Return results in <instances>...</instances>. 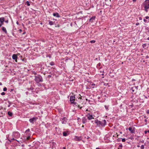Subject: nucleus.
<instances>
[{
    "label": "nucleus",
    "instance_id": "nucleus-27",
    "mask_svg": "<svg viewBox=\"0 0 149 149\" xmlns=\"http://www.w3.org/2000/svg\"><path fill=\"white\" fill-rule=\"evenodd\" d=\"M144 146L143 145H142L141 146V149H144Z\"/></svg>",
    "mask_w": 149,
    "mask_h": 149
},
{
    "label": "nucleus",
    "instance_id": "nucleus-16",
    "mask_svg": "<svg viewBox=\"0 0 149 149\" xmlns=\"http://www.w3.org/2000/svg\"><path fill=\"white\" fill-rule=\"evenodd\" d=\"M2 30L3 31L5 32L6 33H7V31H6V29L3 26H2Z\"/></svg>",
    "mask_w": 149,
    "mask_h": 149
},
{
    "label": "nucleus",
    "instance_id": "nucleus-36",
    "mask_svg": "<svg viewBox=\"0 0 149 149\" xmlns=\"http://www.w3.org/2000/svg\"><path fill=\"white\" fill-rule=\"evenodd\" d=\"M5 94V93L4 92H3L1 93V95H4Z\"/></svg>",
    "mask_w": 149,
    "mask_h": 149
},
{
    "label": "nucleus",
    "instance_id": "nucleus-43",
    "mask_svg": "<svg viewBox=\"0 0 149 149\" xmlns=\"http://www.w3.org/2000/svg\"><path fill=\"white\" fill-rule=\"evenodd\" d=\"M95 85V84H91V86H94Z\"/></svg>",
    "mask_w": 149,
    "mask_h": 149
},
{
    "label": "nucleus",
    "instance_id": "nucleus-56",
    "mask_svg": "<svg viewBox=\"0 0 149 149\" xmlns=\"http://www.w3.org/2000/svg\"><path fill=\"white\" fill-rule=\"evenodd\" d=\"M2 85L1 83L0 82V85Z\"/></svg>",
    "mask_w": 149,
    "mask_h": 149
},
{
    "label": "nucleus",
    "instance_id": "nucleus-30",
    "mask_svg": "<svg viewBox=\"0 0 149 149\" xmlns=\"http://www.w3.org/2000/svg\"><path fill=\"white\" fill-rule=\"evenodd\" d=\"M7 90V88L6 87H4L3 88V91H6Z\"/></svg>",
    "mask_w": 149,
    "mask_h": 149
},
{
    "label": "nucleus",
    "instance_id": "nucleus-25",
    "mask_svg": "<svg viewBox=\"0 0 149 149\" xmlns=\"http://www.w3.org/2000/svg\"><path fill=\"white\" fill-rule=\"evenodd\" d=\"M4 114L0 111V117H2Z\"/></svg>",
    "mask_w": 149,
    "mask_h": 149
},
{
    "label": "nucleus",
    "instance_id": "nucleus-3",
    "mask_svg": "<svg viewBox=\"0 0 149 149\" xmlns=\"http://www.w3.org/2000/svg\"><path fill=\"white\" fill-rule=\"evenodd\" d=\"M75 97L74 95H71L70 96V100L71 104H73L74 105H75L76 106L79 108L80 109H81L82 107H80V105L78 104L76 102H74L75 101Z\"/></svg>",
    "mask_w": 149,
    "mask_h": 149
},
{
    "label": "nucleus",
    "instance_id": "nucleus-63",
    "mask_svg": "<svg viewBox=\"0 0 149 149\" xmlns=\"http://www.w3.org/2000/svg\"><path fill=\"white\" fill-rule=\"evenodd\" d=\"M90 101H91V100H88V102H90Z\"/></svg>",
    "mask_w": 149,
    "mask_h": 149
},
{
    "label": "nucleus",
    "instance_id": "nucleus-8",
    "mask_svg": "<svg viewBox=\"0 0 149 149\" xmlns=\"http://www.w3.org/2000/svg\"><path fill=\"white\" fill-rule=\"evenodd\" d=\"M135 127H133V129H132V127H130L128 128V130L131 133H134L135 132Z\"/></svg>",
    "mask_w": 149,
    "mask_h": 149
},
{
    "label": "nucleus",
    "instance_id": "nucleus-5",
    "mask_svg": "<svg viewBox=\"0 0 149 149\" xmlns=\"http://www.w3.org/2000/svg\"><path fill=\"white\" fill-rule=\"evenodd\" d=\"M34 80L36 83H39L40 82H42L43 81V79L42 77L39 75L37 74L35 76Z\"/></svg>",
    "mask_w": 149,
    "mask_h": 149
},
{
    "label": "nucleus",
    "instance_id": "nucleus-48",
    "mask_svg": "<svg viewBox=\"0 0 149 149\" xmlns=\"http://www.w3.org/2000/svg\"><path fill=\"white\" fill-rule=\"evenodd\" d=\"M135 81V79H132V81Z\"/></svg>",
    "mask_w": 149,
    "mask_h": 149
},
{
    "label": "nucleus",
    "instance_id": "nucleus-51",
    "mask_svg": "<svg viewBox=\"0 0 149 149\" xmlns=\"http://www.w3.org/2000/svg\"><path fill=\"white\" fill-rule=\"evenodd\" d=\"M10 105L9 104L8 105V107H10Z\"/></svg>",
    "mask_w": 149,
    "mask_h": 149
},
{
    "label": "nucleus",
    "instance_id": "nucleus-62",
    "mask_svg": "<svg viewBox=\"0 0 149 149\" xmlns=\"http://www.w3.org/2000/svg\"><path fill=\"white\" fill-rule=\"evenodd\" d=\"M49 76V77H51V75H49V76Z\"/></svg>",
    "mask_w": 149,
    "mask_h": 149
},
{
    "label": "nucleus",
    "instance_id": "nucleus-11",
    "mask_svg": "<svg viewBox=\"0 0 149 149\" xmlns=\"http://www.w3.org/2000/svg\"><path fill=\"white\" fill-rule=\"evenodd\" d=\"M87 122V119L85 117H83L82 118V122L83 124H85Z\"/></svg>",
    "mask_w": 149,
    "mask_h": 149
},
{
    "label": "nucleus",
    "instance_id": "nucleus-22",
    "mask_svg": "<svg viewBox=\"0 0 149 149\" xmlns=\"http://www.w3.org/2000/svg\"><path fill=\"white\" fill-rule=\"evenodd\" d=\"M123 147V145L122 144L120 145L119 146L118 149H122L121 148Z\"/></svg>",
    "mask_w": 149,
    "mask_h": 149
},
{
    "label": "nucleus",
    "instance_id": "nucleus-47",
    "mask_svg": "<svg viewBox=\"0 0 149 149\" xmlns=\"http://www.w3.org/2000/svg\"><path fill=\"white\" fill-rule=\"evenodd\" d=\"M101 65V63H99L97 65H98L99 66H100Z\"/></svg>",
    "mask_w": 149,
    "mask_h": 149
},
{
    "label": "nucleus",
    "instance_id": "nucleus-57",
    "mask_svg": "<svg viewBox=\"0 0 149 149\" xmlns=\"http://www.w3.org/2000/svg\"><path fill=\"white\" fill-rule=\"evenodd\" d=\"M48 56L50 58L51 57V56H47V57H48Z\"/></svg>",
    "mask_w": 149,
    "mask_h": 149
},
{
    "label": "nucleus",
    "instance_id": "nucleus-17",
    "mask_svg": "<svg viewBox=\"0 0 149 149\" xmlns=\"http://www.w3.org/2000/svg\"><path fill=\"white\" fill-rule=\"evenodd\" d=\"M87 118L89 120H91L92 119H94L93 116L91 115L88 116L87 117Z\"/></svg>",
    "mask_w": 149,
    "mask_h": 149
},
{
    "label": "nucleus",
    "instance_id": "nucleus-44",
    "mask_svg": "<svg viewBox=\"0 0 149 149\" xmlns=\"http://www.w3.org/2000/svg\"><path fill=\"white\" fill-rule=\"evenodd\" d=\"M17 24V25H19V22H18V21H17L16 22Z\"/></svg>",
    "mask_w": 149,
    "mask_h": 149
},
{
    "label": "nucleus",
    "instance_id": "nucleus-24",
    "mask_svg": "<svg viewBox=\"0 0 149 149\" xmlns=\"http://www.w3.org/2000/svg\"><path fill=\"white\" fill-rule=\"evenodd\" d=\"M26 5L28 6H30V2L28 1H26Z\"/></svg>",
    "mask_w": 149,
    "mask_h": 149
},
{
    "label": "nucleus",
    "instance_id": "nucleus-4",
    "mask_svg": "<svg viewBox=\"0 0 149 149\" xmlns=\"http://www.w3.org/2000/svg\"><path fill=\"white\" fill-rule=\"evenodd\" d=\"M142 6L144 7L145 10L147 12L149 9V0H146L142 4Z\"/></svg>",
    "mask_w": 149,
    "mask_h": 149
},
{
    "label": "nucleus",
    "instance_id": "nucleus-2",
    "mask_svg": "<svg viewBox=\"0 0 149 149\" xmlns=\"http://www.w3.org/2000/svg\"><path fill=\"white\" fill-rule=\"evenodd\" d=\"M12 136L13 138L11 139V141H12L13 140H15L18 141L16 139L19 138L20 137V134L18 132H13Z\"/></svg>",
    "mask_w": 149,
    "mask_h": 149
},
{
    "label": "nucleus",
    "instance_id": "nucleus-37",
    "mask_svg": "<svg viewBox=\"0 0 149 149\" xmlns=\"http://www.w3.org/2000/svg\"><path fill=\"white\" fill-rule=\"evenodd\" d=\"M8 103L10 105L12 104V102H10L9 101H8Z\"/></svg>",
    "mask_w": 149,
    "mask_h": 149
},
{
    "label": "nucleus",
    "instance_id": "nucleus-38",
    "mask_svg": "<svg viewBox=\"0 0 149 149\" xmlns=\"http://www.w3.org/2000/svg\"><path fill=\"white\" fill-rule=\"evenodd\" d=\"M145 18L146 19H148L149 18V17L148 16H146Z\"/></svg>",
    "mask_w": 149,
    "mask_h": 149
},
{
    "label": "nucleus",
    "instance_id": "nucleus-15",
    "mask_svg": "<svg viewBox=\"0 0 149 149\" xmlns=\"http://www.w3.org/2000/svg\"><path fill=\"white\" fill-rule=\"evenodd\" d=\"M5 21L4 18L3 17H1L0 18V22L1 23L3 24V23Z\"/></svg>",
    "mask_w": 149,
    "mask_h": 149
},
{
    "label": "nucleus",
    "instance_id": "nucleus-19",
    "mask_svg": "<svg viewBox=\"0 0 149 149\" xmlns=\"http://www.w3.org/2000/svg\"><path fill=\"white\" fill-rule=\"evenodd\" d=\"M49 25H54V22H53L52 21H50V20H49Z\"/></svg>",
    "mask_w": 149,
    "mask_h": 149
},
{
    "label": "nucleus",
    "instance_id": "nucleus-6",
    "mask_svg": "<svg viewBox=\"0 0 149 149\" xmlns=\"http://www.w3.org/2000/svg\"><path fill=\"white\" fill-rule=\"evenodd\" d=\"M30 131V129H27L25 131V133H26V135H25V136H24V139L25 141L28 140L30 138V136H29L28 134H27V133Z\"/></svg>",
    "mask_w": 149,
    "mask_h": 149
},
{
    "label": "nucleus",
    "instance_id": "nucleus-50",
    "mask_svg": "<svg viewBox=\"0 0 149 149\" xmlns=\"http://www.w3.org/2000/svg\"><path fill=\"white\" fill-rule=\"evenodd\" d=\"M19 31H20V32H21L22 31L21 29H19Z\"/></svg>",
    "mask_w": 149,
    "mask_h": 149
},
{
    "label": "nucleus",
    "instance_id": "nucleus-18",
    "mask_svg": "<svg viewBox=\"0 0 149 149\" xmlns=\"http://www.w3.org/2000/svg\"><path fill=\"white\" fill-rule=\"evenodd\" d=\"M63 136H68V134L66 132H63Z\"/></svg>",
    "mask_w": 149,
    "mask_h": 149
},
{
    "label": "nucleus",
    "instance_id": "nucleus-54",
    "mask_svg": "<svg viewBox=\"0 0 149 149\" xmlns=\"http://www.w3.org/2000/svg\"><path fill=\"white\" fill-rule=\"evenodd\" d=\"M136 0H132L134 2H135L136 1Z\"/></svg>",
    "mask_w": 149,
    "mask_h": 149
},
{
    "label": "nucleus",
    "instance_id": "nucleus-13",
    "mask_svg": "<svg viewBox=\"0 0 149 149\" xmlns=\"http://www.w3.org/2000/svg\"><path fill=\"white\" fill-rule=\"evenodd\" d=\"M95 16H93L92 17L89 19V22H93L95 20Z\"/></svg>",
    "mask_w": 149,
    "mask_h": 149
},
{
    "label": "nucleus",
    "instance_id": "nucleus-59",
    "mask_svg": "<svg viewBox=\"0 0 149 149\" xmlns=\"http://www.w3.org/2000/svg\"><path fill=\"white\" fill-rule=\"evenodd\" d=\"M96 149H100L99 148H96Z\"/></svg>",
    "mask_w": 149,
    "mask_h": 149
},
{
    "label": "nucleus",
    "instance_id": "nucleus-40",
    "mask_svg": "<svg viewBox=\"0 0 149 149\" xmlns=\"http://www.w3.org/2000/svg\"><path fill=\"white\" fill-rule=\"evenodd\" d=\"M146 113H147V114H149V110H148L147 111H146Z\"/></svg>",
    "mask_w": 149,
    "mask_h": 149
},
{
    "label": "nucleus",
    "instance_id": "nucleus-64",
    "mask_svg": "<svg viewBox=\"0 0 149 149\" xmlns=\"http://www.w3.org/2000/svg\"><path fill=\"white\" fill-rule=\"evenodd\" d=\"M147 131V132H148V133H149V130H148Z\"/></svg>",
    "mask_w": 149,
    "mask_h": 149
},
{
    "label": "nucleus",
    "instance_id": "nucleus-35",
    "mask_svg": "<svg viewBox=\"0 0 149 149\" xmlns=\"http://www.w3.org/2000/svg\"><path fill=\"white\" fill-rule=\"evenodd\" d=\"M91 115L89 113H88V114H87L86 115V116L87 117H88V116H90Z\"/></svg>",
    "mask_w": 149,
    "mask_h": 149
},
{
    "label": "nucleus",
    "instance_id": "nucleus-33",
    "mask_svg": "<svg viewBox=\"0 0 149 149\" xmlns=\"http://www.w3.org/2000/svg\"><path fill=\"white\" fill-rule=\"evenodd\" d=\"M33 74L35 75H37V73L35 71L33 72Z\"/></svg>",
    "mask_w": 149,
    "mask_h": 149
},
{
    "label": "nucleus",
    "instance_id": "nucleus-58",
    "mask_svg": "<svg viewBox=\"0 0 149 149\" xmlns=\"http://www.w3.org/2000/svg\"><path fill=\"white\" fill-rule=\"evenodd\" d=\"M63 149H65V147H63Z\"/></svg>",
    "mask_w": 149,
    "mask_h": 149
},
{
    "label": "nucleus",
    "instance_id": "nucleus-7",
    "mask_svg": "<svg viewBox=\"0 0 149 149\" xmlns=\"http://www.w3.org/2000/svg\"><path fill=\"white\" fill-rule=\"evenodd\" d=\"M38 119L37 117H33L29 119V122L31 123H33L34 122H35Z\"/></svg>",
    "mask_w": 149,
    "mask_h": 149
},
{
    "label": "nucleus",
    "instance_id": "nucleus-21",
    "mask_svg": "<svg viewBox=\"0 0 149 149\" xmlns=\"http://www.w3.org/2000/svg\"><path fill=\"white\" fill-rule=\"evenodd\" d=\"M8 115L10 116H13V113L10 111H8Z\"/></svg>",
    "mask_w": 149,
    "mask_h": 149
},
{
    "label": "nucleus",
    "instance_id": "nucleus-1",
    "mask_svg": "<svg viewBox=\"0 0 149 149\" xmlns=\"http://www.w3.org/2000/svg\"><path fill=\"white\" fill-rule=\"evenodd\" d=\"M95 123L97 124V125L100 127H104L107 124V122L105 120H103L102 121L96 119L95 120Z\"/></svg>",
    "mask_w": 149,
    "mask_h": 149
},
{
    "label": "nucleus",
    "instance_id": "nucleus-26",
    "mask_svg": "<svg viewBox=\"0 0 149 149\" xmlns=\"http://www.w3.org/2000/svg\"><path fill=\"white\" fill-rule=\"evenodd\" d=\"M54 63L53 62H51L50 63V65L52 66H53L54 65Z\"/></svg>",
    "mask_w": 149,
    "mask_h": 149
},
{
    "label": "nucleus",
    "instance_id": "nucleus-53",
    "mask_svg": "<svg viewBox=\"0 0 149 149\" xmlns=\"http://www.w3.org/2000/svg\"><path fill=\"white\" fill-rule=\"evenodd\" d=\"M137 147H138V148H139L140 147V146L139 145H138L137 146Z\"/></svg>",
    "mask_w": 149,
    "mask_h": 149
},
{
    "label": "nucleus",
    "instance_id": "nucleus-31",
    "mask_svg": "<svg viewBox=\"0 0 149 149\" xmlns=\"http://www.w3.org/2000/svg\"><path fill=\"white\" fill-rule=\"evenodd\" d=\"M95 42V40H92L90 41V42L91 43H94Z\"/></svg>",
    "mask_w": 149,
    "mask_h": 149
},
{
    "label": "nucleus",
    "instance_id": "nucleus-23",
    "mask_svg": "<svg viewBox=\"0 0 149 149\" xmlns=\"http://www.w3.org/2000/svg\"><path fill=\"white\" fill-rule=\"evenodd\" d=\"M104 107H105V109L107 110H109V106H107V105H105L104 106Z\"/></svg>",
    "mask_w": 149,
    "mask_h": 149
},
{
    "label": "nucleus",
    "instance_id": "nucleus-41",
    "mask_svg": "<svg viewBox=\"0 0 149 149\" xmlns=\"http://www.w3.org/2000/svg\"><path fill=\"white\" fill-rule=\"evenodd\" d=\"M139 24V22H136V25L137 26Z\"/></svg>",
    "mask_w": 149,
    "mask_h": 149
},
{
    "label": "nucleus",
    "instance_id": "nucleus-29",
    "mask_svg": "<svg viewBox=\"0 0 149 149\" xmlns=\"http://www.w3.org/2000/svg\"><path fill=\"white\" fill-rule=\"evenodd\" d=\"M143 21L144 22H145V23H148L149 21H147L145 19H143Z\"/></svg>",
    "mask_w": 149,
    "mask_h": 149
},
{
    "label": "nucleus",
    "instance_id": "nucleus-39",
    "mask_svg": "<svg viewBox=\"0 0 149 149\" xmlns=\"http://www.w3.org/2000/svg\"><path fill=\"white\" fill-rule=\"evenodd\" d=\"M4 22L6 23H8V20H5V21H4Z\"/></svg>",
    "mask_w": 149,
    "mask_h": 149
},
{
    "label": "nucleus",
    "instance_id": "nucleus-42",
    "mask_svg": "<svg viewBox=\"0 0 149 149\" xmlns=\"http://www.w3.org/2000/svg\"><path fill=\"white\" fill-rule=\"evenodd\" d=\"M147 131H146V130L145 131H144V133H145V134H146L147 133Z\"/></svg>",
    "mask_w": 149,
    "mask_h": 149
},
{
    "label": "nucleus",
    "instance_id": "nucleus-49",
    "mask_svg": "<svg viewBox=\"0 0 149 149\" xmlns=\"http://www.w3.org/2000/svg\"><path fill=\"white\" fill-rule=\"evenodd\" d=\"M144 97H145V98H146V99H147L148 98V97H147V96H146L145 95H144Z\"/></svg>",
    "mask_w": 149,
    "mask_h": 149
},
{
    "label": "nucleus",
    "instance_id": "nucleus-9",
    "mask_svg": "<svg viewBox=\"0 0 149 149\" xmlns=\"http://www.w3.org/2000/svg\"><path fill=\"white\" fill-rule=\"evenodd\" d=\"M67 121V119L65 117H63L62 119L61 123L63 124H65Z\"/></svg>",
    "mask_w": 149,
    "mask_h": 149
},
{
    "label": "nucleus",
    "instance_id": "nucleus-46",
    "mask_svg": "<svg viewBox=\"0 0 149 149\" xmlns=\"http://www.w3.org/2000/svg\"><path fill=\"white\" fill-rule=\"evenodd\" d=\"M146 58H149V57H148V56H146Z\"/></svg>",
    "mask_w": 149,
    "mask_h": 149
},
{
    "label": "nucleus",
    "instance_id": "nucleus-55",
    "mask_svg": "<svg viewBox=\"0 0 149 149\" xmlns=\"http://www.w3.org/2000/svg\"><path fill=\"white\" fill-rule=\"evenodd\" d=\"M119 132L120 134H122V132Z\"/></svg>",
    "mask_w": 149,
    "mask_h": 149
},
{
    "label": "nucleus",
    "instance_id": "nucleus-28",
    "mask_svg": "<svg viewBox=\"0 0 149 149\" xmlns=\"http://www.w3.org/2000/svg\"><path fill=\"white\" fill-rule=\"evenodd\" d=\"M126 141V139L125 138H123L122 139V141L123 142H125Z\"/></svg>",
    "mask_w": 149,
    "mask_h": 149
},
{
    "label": "nucleus",
    "instance_id": "nucleus-34",
    "mask_svg": "<svg viewBox=\"0 0 149 149\" xmlns=\"http://www.w3.org/2000/svg\"><path fill=\"white\" fill-rule=\"evenodd\" d=\"M121 139V138H118V139H117V141H118V142H120V140H121L120 139Z\"/></svg>",
    "mask_w": 149,
    "mask_h": 149
},
{
    "label": "nucleus",
    "instance_id": "nucleus-61",
    "mask_svg": "<svg viewBox=\"0 0 149 149\" xmlns=\"http://www.w3.org/2000/svg\"><path fill=\"white\" fill-rule=\"evenodd\" d=\"M147 40H149V37L147 38Z\"/></svg>",
    "mask_w": 149,
    "mask_h": 149
},
{
    "label": "nucleus",
    "instance_id": "nucleus-14",
    "mask_svg": "<svg viewBox=\"0 0 149 149\" xmlns=\"http://www.w3.org/2000/svg\"><path fill=\"white\" fill-rule=\"evenodd\" d=\"M53 15L57 17H60L59 14L57 13H53Z\"/></svg>",
    "mask_w": 149,
    "mask_h": 149
},
{
    "label": "nucleus",
    "instance_id": "nucleus-52",
    "mask_svg": "<svg viewBox=\"0 0 149 149\" xmlns=\"http://www.w3.org/2000/svg\"><path fill=\"white\" fill-rule=\"evenodd\" d=\"M21 146L22 147H23L24 146V144H22V145Z\"/></svg>",
    "mask_w": 149,
    "mask_h": 149
},
{
    "label": "nucleus",
    "instance_id": "nucleus-32",
    "mask_svg": "<svg viewBox=\"0 0 149 149\" xmlns=\"http://www.w3.org/2000/svg\"><path fill=\"white\" fill-rule=\"evenodd\" d=\"M33 89H34V88L33 87H31L29 88V90H30L32 91V90H33Z\"/></svg>",
    "mask_w": 149,
    "mask_h": 149
},
{
    "label": "nucleus",
    "instance_id": "nucleus-10",
    "mask_svg": "<svg viewBox=\"0 0 149 149\" xmlns=\"http://www.w3.org/2000/svg\"><path fill=\"white\" fill-rule=\"evenodd\" d=\"M74 139L76 141H80L81 140V136H75Z\"/></svg>",
    "mask_w": 149,
    "mask_h": 149
},
{
    "label": "nucleus",
    "instance_id": "nucleus-12",
    "mask_svg": "<svg viewBox=\"0 0 149 149\" xmlns=\"http://www.w3.org/2000/svg\"><path fill=\"white\" fill-rule=\"evenodd\" d=\"M12 58L13 60H15L16 62H17V57L16 54H13V55Z\"/></svg>",
    "mask_w": 149,
    "mask_h": 149
},
{
    "label": "nucleus",
    "instance_id": "nucleus-60",
    "mask_svg": "<svg viewBox=\"0 0 149 149\" xmlns=\"http://www.w3.org/2000/svg\"><path fill=\"white\" fill-rule=\"evenodd\" d=\"M2 24H0V27H1L2 26Z\"/></svg>",
    "mask_w": 149,
    "mask_h": 149
},
{
    "label": "nucleus",
    "instance_id": "nucleus-45",
    "mask_svg": "<svg viewBox=\"0 0 149 149\" xmlns=\"http://www.w3.org/2000/svg\"><path fill=\"white\" fill-rule=\"evenodd\" d=\"M138 87V86H136V88H135V89H136V90H137V89Z\"/></svg>",
    "mask_w": 149,
    "mask_h": 149
},
{
    "label": "nucleus",
    "instance_id": "nucleus-20",
    "mask_svg": "<svg viewBox=\"0 0 149 149\" xmlns=\"http://www.w3.org/2000/svg\"><path fill=\"white\" fill-rule=\"evenodd\" d=\"M136 86H134L131 88V90L132 92H134L135 90H136Z\"/></svg>",
    "mask_w": 149,
    "mask_h": 149
}]
</instances>
